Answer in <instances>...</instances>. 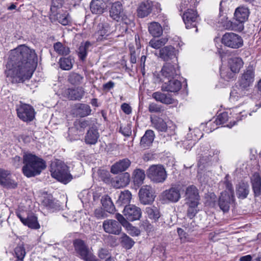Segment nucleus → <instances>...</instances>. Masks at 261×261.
Here are the masks:
<instances>
[{
  "instance_id": "f257e3e1",
  "label": "nucleus",
  "mask_w": 261,
  "mask_h": 261,
  "mask_svg": "<svg viewBox=\"0 0 261 261\" xmlns=\"http://www.w3.org/2000/svg\"><path fill=\"white\" fill-rule=\"evenodd\" d=\"M37 61L34 50L20 45L10 51L5 74L12 83L23 82L31 77Z\"/></svg>"
},
{
  "instance_id": "f03ea898",
  "label": "nucleus",
  "mask_w": 261,
  "mask_h": 261,
  "mask_svg": "<svg viewBox=\"0 0 261 261\" xmlns=\"http://www.w3.org/2000/svg\"><path fill=\"white\" fill-rule=\"evenodd\" d=\"M23 166L22 171L27 177L39 175L46 168L45 162L40 158L30 153H24L23 155Z\"/></svg>"
},
{
  "instance_id": "7ed1b4c3",
  "label": "nucleus",
  "mask_w": 261,
  "mask_h": 261,
  "mask_svg": "<svg viewBox=\"0 0 261 261\" xmlns=\"http://www.w3.org/2000/svg\"><path fill=\"white\" fill-rule=\"evenodd\" d=\"M50 172L53 177L65 184L69 182L72 178L69 173L68 167L59 160L51 163Z\"/></svg>"
},
{
  "instance_id": "20e7f679",
  "label": "nucleus",
  "mask_w": 261,
  "mask_h": 261,
  "mask_svg": "<svg viewBox=\"0 0 261 261\" xmlns=\"http://www.w3.org/2000/svg\"><path fill=\"white\" fill-rule=\"evenodd\" d=\"M254 71L252 67H248L242 74L239 80V88L240 93L237 97L243 96L246 91L249 90L250 87L252 86L254 81Z\"/></svg>"
},
{
  "instance_id": "39448f33",
  "label": "nucleus",
  "mask_w": 261,
  "mask_h": 261,
  "mask_svg": "<svg viewBox=\"0 0 261 261\" xmlns=\"http://www.w3.org/2000/svg\"><path fill=\"white\" fill-rule=\"evenodd\" d=\"M226 190L221 193L219 199L218 204L220 208L223 212H227L231 203L234 201V191L232 185L227 182Z\"/></svg>"
},
{
  "instance_id": "423d86ee",
  "label": "nucleus",
  "mask_w": 261,
  "mask_h": 261,
  "mask_svg": "<svg viewBox=\"0 0 261 261\" xmlns=\"http://www.w3.org/2000/svg\"><path fill=\"white\" fill-rule=\"evenodd\" d=\"M147 175L151 181L156 183L163 182L167 178L165 169L160 165L151 166L147 170Z\"/></svg>"
},
{
  "instance_id": "0eeeda50",
  "label": "nucleus",
  "mask_w": 261,
  "mask_h": 261,
  "mask_svg": "<svg viewBox=\"0 0 261 261\" xmlns=\"http://www.w3.org/2000/svg\"><path fill=\"white\" fill-rule=\"evenodd\" d=\"M18 117L24 122L32 121L35 118V112L30 105L20 103L16 109Z\"/></svg>"
},
{
  "instance_id": "6e6552de",
  "label": "nucleus",
  "mask_w": 261,
  "mask_h": 261,
  "mask_svg": "<svg viewBox=\"0 0 261 261\" xmlns=\"http://www.w3.org/2000/svg\"><path fill=\"white\" fill-rule=\"evenodd\" d=\"M110 16L114 20L118 21L121 20L124 23L129 24L130 20L125 15L122 4L119 2L113 4L110 10Z\"/></svg>"
},
{
  "instance_id": "1a4fd4ad",
  "label": "nucleus",
  "mask_w": 261,
  "mask_h": 261,
  "mask_svg": "<svg viewBox=\"0 0 261 261\" xmlns=\"http://www.w3.org/2000/svg\"><path fill=\"white\" fill-rule=\"evenodd\" d=\"M179 74V70L176 64L166 63L162 67L159 74L160 81L164 82L165 79H173Z\"/></svg>"
},
{
  "instance_id": "9d476101",
  "label": "nucleus",
  "mask_w": 261,
  "mask_h": 261,
  "mask_svg": "<svg viewBox=\"0 0 261 261\" xmlns=\"http://www.w3.org/2000/svg\"><path fill=\"white\" fill-rule=\"evenodd\" d=\"M222 43L225 46L232 48H240L243 44L241 37L233 33H226L223 35Z\"/></svg>"
},
{
  "instance_id": "9b49d317",
  "label": "nucleus",
  "mask_w": 261,
  "mask_h": 261,
  "mask_svg": "<svg viewBox=\"0 0 261 261\" xmlns=\"http://www.w3.org/2000/svg\"><path fill=\"white\" fill-rule=\"evenodd\" d=\"M112 24V22L103 21L98 24L97 31L94 34V37L97 41H100L107 38L113 32Z\"/></svg>"
},
{
  "instance_id": "f8f14e48",
  "label": "nucleus",
  "mask_w": 261,
  "mask_h": 261,
  "mask_svg": "<svg viewBox=\"0 0 261 261\" xmlns=\"http://www.w3.org/2000/svg\"><path fill=\"white\" fill-rule=\"evenodd\" d=\"M140 201L143 204H150L153 202L155 195L153 189L150 186L144 185L139 190Z\"/></svg>"
},
{
  "instance_id": "ddd939ff",
  "label": "nucleus",
  "mask_w": 261,
  "mask_h": 261,
  "mask_svg": "<svg viewBox=\"0 0 261 261\" xmlns=\"http://www.w3.org/2000/svg\"><path fill=\"white\" fill-rule=\"evenodd\" d=\"M182 18L187 29L196 27L199 19L197 12L194 9L186 11L182 14Z\"/></svg>"
},
{
  "instance_id": "4468645a",
  "label": "nucleus",
  "mask_w": 261,
  "mask_h": 261,
  "mask_svg": "<svg viewBox=\"0 0 261 261\" xmlns=\"http://www.w3.org/2000/svg\"><path fill=\"white\" fill-rule=\"evenodd\" d=\"M123 214L128 221H134L140 218L142 212L140 207L133 204H129L125 206Z\"/></svg>"
},
{
  "instance_id": "2eb2a0df",
  "label": "nucleus",
  "mask_w": 261,
  "mask_h": 261,
  "mask_svg": "<svg viewBox=\"0 0 261 261\" xmlns=\"http://www.w3.org/2000/svg\"><path fill=\"white\" fill-rule=\"evenodd\" d=\"M112 2L113 0H92L90 3L91 11L93 14H102Z\"/></svg>"
},
{
  "instance_id": "dca6fc26",
  "label": "nucleus",
  "mask_w": 261,
  "mask_h": 261,
  "mask_svg": "<svg viewBox=\"0 0 261 261\" xmlns=\"http://www.w3.org/2000/svg\"><path fill=\"white\" fill-rule=\"evenodd\" d=\"M76 252L85 260L92 253L89 250L88 246L84 241L80 239H76L73 242Z\"/></svg>"
},
{
  "instance_id": "f3484780",
  "label": "nucleus",
  "mask_w": 261,
  "mask_h": 261,
  "mask_svg": "<svg viewBox=\"0 0 261 261\" xmlns=\"http://www.w3.org/2000/svg\"><path fill=\"white\" fill-rule=\"evenodd\" d=\"M102 227L106 232L115 235L119 234L121 230L120 224L116 220L112 219L105 220Z\"/></svg>"
},
{
  "instance_id": "a211bd4d",
  "label": "nucleus",
  "mask_w": 261,
  "mask_h": 261,
  "mask_svg": "<svg viewBox=\"0 0 261 261\" xmlns=\"http://www.w3.org/2000/svg\"><path fill=\"white\" fill-rule=\"evenodd\" d=\"M164 199L171 202H177L181 197L180 188L178 187H171L162 193Z\"/></svg>"
},
{
  "instance_id": "6ab92c4d",
  "label": "nucleus",
  "mask_w": 261,
  "mask_h": 261,
  "mask_svg": "<svg viewBox=\"0 0 261 261\" xmlns=\"http://www.w3.org/2000/svg\"><path fill=\"white\" fill-rule=\"evenodd\" d=\"M151 122L152 127L159 132H166L169 130L170 135L174 134V130L168 128L166 122L161 117L155 116L151 118Z\"/></svg>"
},
{
  "instance_id": "aec40b11",
  "label": "nucleus",
  "mask_w": 261,
  "mask_h": 261,
  "mask_svg": "<svg viewBox=\"0 0 261 261\" xmlns=\"http://www.w3.org/2000/svg\"><path fill=\"white\" fill-rule=\"evenodd\" d=\"M16 215L24 225L33 229H38L40 227L37 218L35 215L30 214L27 218H24L19 212H17Z\"/></svg>"
},
{
  "instance_id": "412c9836",
  "label": "nucleus",
  "mask_w": 261,
  "mask_h": 261,
  "mask_svg": "<svg viewBox=\"0 0 261 261\" xmlns=\"http://www.w3.org/2000/svg\"><path fill=\"white\" fill-rule=\"evenodd\" d=\"M186 203L194 202L199 203L200 196L198 190L193 185L188 187L186 190Z\"/></svg>"
},
{
  "instance_id": "4be33fe9",
  "label": "nucleus",
  "mask_w": 261,
  "mask_h": 261,
  "mask_svg": "<svg viewBox=\"0 0 261 261\" xmlns=\"http://www.w3.org/2000/svg\"><path fill=\"white\" fill-rule=\"evenodd\" d=\"M167 82H165L162 86V90L163 91L176 92L178 91L181 87V84L179 81L177 80L169 79Z\"/></svg>"
},
{
  "instance_id": "5701e85b",
  "label": "nucleus",
  "mask_w": 261,
  "mask_h": 261,
  "mask_svg": "<svg viewBox=\"0 0 261 261\" xmlns=\"http://www.w3.org/2000/svg\"><path fill=\"white\" fill-rule=\"evenodd\" d=\"M152 3L151 1H146L142 2L139 6L137 9V13L139 17L141 18L148 16L152 10Z\"/></svg>"
},
{
  "instance_id": "b1692460",
  "label": "nucleus",
  "mask_w": 261,
  "mask_h": 261,
  "mask_svg": "<svg viewBox=\"0 0 261 261\" xmlns=\"http://www.w3.org/2000/svg\"><path fill=\"white\" fill-rule=\"evenodd\" d=\"M129 181V175L126 172L115 177L112 181V185L114 187L118 189L127 186Z\"/></svg>"
},
{
  "instance_id": "393cba45",
  "label": "nucleus",
  "mask_w": 261,
  "mask_h": 261,
  "mask_svg": "<svg viewBox=\"0 0 261 261\" xmlns=\"http://www.w3.org/2000/svg\"><path fill=\"white\" fill-rule=\"evenodd\" d=\"M154 137L155 135L153 130H147L140 141V144L141 148L146 149L150 147L154 140Z\"/></svg>"
},
{
  "instance_id": "a878e982",
  "label": "nucleus",
  "mask_w": 261,
  "mask_h": 261,
  "mask_svg": "<svg viewBox=\"0 0 261 261\" xmlns=\"http://www.w3.org/2000/svg\"><path fill=\"white\" fill-rule=\"evenodd\" d=\"M130 165V161L128 159H124L115 163L111 169V172L117 174L126 170Z\"/></svg>"
},
{
  "instance_id": "bb28decb",
  "label": "nucleus",
  "mask_w": 261,
  "mask_h": 261,
  "mask_svg": "<svg viewBox=\"0 0 261 261\" xmlns=\"http://www.w3.org/2000/svg\"><path fill=\"white\" fill-rule=\"evenodd\" d=\"M176 50L171 46H167L160 50L159 57L164 61H168L175 57Z\"/></svg>"
},
{
  "instance_id": "cd10ccee",
  "label": "nucleus",
  "mask_w": 261,
  "mask_h": 261,
  "mask_svg": "<svg viewBox=\"0 0 261 261\" xmlns=\"http://www.w3.org/2000/svg\"><path fill=\"white\" fill-rule=\"evenodd\" d=\"M99 137L97 129L94 127H91L87 132L85 137V142L88 144H95Z\"/></svg>"
},
{
  "instance_id": "c85d7f7f",
  "label": "nucleus",
  "mask_w": 261,
  "mask_h": 261,
  "mask_svg": "<svg viewBox=\"0 0 261 261\" xmlns=\"http://www.w3.org/2000/svg\"><path fill=\"white\" fill-rule=\"evenodd\" d=\"M152 97L157 101L166 105H170L174 103V99L170 94L163 93L160 91L152 93Z\"/></svg>"
},
{
  "instance_id": "c756f323",
  "label": "nucleus",
  "mask_w": 261,
  "mask_h": 261,
  "mask_svg": "<svg viewBox=\"0 0 261 261\" xmlns=\"http://www.w3.org/2000/svg\"><path fill=\"white\" fill-rule=\"evenodd\" d=\"M249 10L245 7H239L236 9L234 16L239 23L246 21L249 16Z\"/></svg>"
},
{
  "instance_id": "7c9ffc66",
  "label": "nucleus",
  "mask_w": 261,
  "mask_h": 261,
  "mask_svg": "<svg viewBox=\"0 0 261 261\" xmlns=\"http://www.w3.org/2000/svg\"><path fill=\"white\" fill-rule=\"evenodd\" d=\"M252 189L255 197L259 196L261 194V177L255 173L251 179Z\"/></svg>"
},
{
  "instance_id": "2f4dec72",
  "label": "nucleus",
  "mask_w": 261,
  "mask_h": 261,
  "mask_svg": "<svg viewBox=\"0 0 261 261\" xmlns=\"http://www.w3.org/2000/svg\"><path fill=\"white\" fill-rule=\"evenodd\" d=\"M84 94V91L82 88L75 89H68L67 91L68 98L70 100H80Z\"/></svg>"
},
{
  "instance_id": "473e14b6",
  "label": "nucleus",
  "mask_w": 261,
  "mask_h": 261,
  "mask_svg": "<svg viewBox=\"0 0 261 261\" xmlns=\"http://www.w3.org/2000/svg\"><path fill=\"white\" fill-rule=\"evenodd\" d=\"M228 64L231 71L234 73L238 72L243 65V62L239 57L232 58L229 59Z\"/></svg>"
},
{
  "instance_id": "72a5a7b5",
  "label": "nucleus",
  "mask_w": 261,
  "mask_h": 261,
  "mask_svg": "<svg viewBox=\"0 0 261 261\" xmlns=\"http://www.w3.org/2000/svg\"><path fill=\"white\" fill-rule=\"evenodd\" d=\"M101 203L106 212L109 213H113L115 212V206L108 195H104L101 197Z\"/></svg>"
},
{
  "instance_id": "f704fd0d",
  "label": "nucleus",
  "mask_w": 261,
  "mask_h": 261,
  "mask_svg": "<svg viewBox=\"0 0 261 261\" xmlns=\"http://www.w3.org/2000/svg\"><path fill=\"white\" fill-rule=\"evenodd\" d=\"M133 178L135 185L138 186L142 185L145 178L144 171L140 169H135L133 173Z\"/></svg>"
},
{
  "instance_id": "c9c22d12",
  "label": "nucleus",
  "mask_w": 261,
  "mask_h": 261,
  "mask_svg": "<svg viewBox=\"0 0 261 261\" xmlns=\"http://www.w3.org/2000/svg\"><path fill=\"white\" fill-rule=\"evenodd\" d=\"M149 33L153 37H159L163 33L162 27L160 23L152 22L148 25Z\"/></svg>"
},
{
  "instance_id": "e433bc0d",
  "label": "nucleus",
  "mask_w": 261,
  "mask_h": 261,
  "mask_svg": "<svg viewBox=\"0 0 261 261\" xmlns=\"http://www.w3.org/2000/svg\"><path fill=\"white\" fill-rule=\"evenodd\" d=\"M91 112L90 106L86 104H78L76 106V114L81 117L88 116Z\"/></svg>"
},
{
  "instance_id": "4c0bfd02",
  "label": "nucleus",
  "mask_w": 261,
  "mask_h": 261,
  "mask_svg": "<svg viewBox=\"0 0 261 261\" xmlns=\"http://www.w3.org/2000/svg\"><path fill=\"white\" fill-rule=\"evenodd\" d=\"M0 184L8 188H15L17 185V182L9 171L7 172L6 177H4L3 180L1 181Z\"/></svg>"
},
{
  "instance_id": "58836bf2",
  "label": "nucleus",
  "mask_w": 261,
  "mask_h": 261,
  "mask_svg": "<svg viewBox=\"0 0 261 261\" xmlns=\"http://www.w3.org/2000/svg\"><path fill=\"white\" fill-rule=\"evenodd\" d=\"M131 199V193L128 190H125L120 193L116 203L119 205L127 204L130 202Z\"/></svg>"
},
{
  "instance_id": "ea45409f",
  "label": "nucleus",
  "mask_w": 261,
  "mask_h": 261,
  "mask_svg": "<svg viewBox=\"0 0 261 261\" xmlns=\"http://www.w3.org/2000/svg\"><path fill=\"white\" fill-rule=\"evenodd\" d=\"M60 67L64 70H69L73 67V61L70 57L61 58L58 62Z\"/></svg>"
},
{
  "instance_id": "a19ab883",
  "label": "nucleus",
  "mask_w": 261,
  "mask_h": 261,
  "mask_svg": "<svg viewBox=\"0 0 261 261\" xmlns=\"http://www.w3.org/2000/svg\"><path fill=\"white\" fill-rule=\"evenodd\" d=\"M145 212L149 218L154 222H156L161 217L160 211L156 207H147Z\"/></svg>"
},
{
  "instance_id": "79ce46f5",
  "label": "nucleus",
  "mask_w": 261,
  "mask_h": 261,
  "mask_svg": "<svg viewBox=\"0 0 261 261\" xmlns=\"http://www.w3.org/2000/svg\"><path fill=\"white\" fill-rule=\"evenodd\" d=\"M249 185L247 183L242 182L239 184L237 190V194L239 198L244 199L249 193Z\"/></svg>"
},
{
  "instance_id": "37998d69",
  "label": "nucleus",
  "mask_w": 261,
  "mask_h": 261,
  "mask_svg": "<svg viewBox=\"0 0 261 261\" xmlns=\"http://www.w3.org/2000/svg\"><path fill=\"white\" fill-rule=\"evenodd\" d=\"M196 6L195 0H181L178 9L180 12H185L189 9H194Z\"/></svg>"
},
{
  "instance_id": "c03bdc74",
  "label": "nucleus",
  "mask_w": 261,
  "mask_h": 261,
  "mask_svg": "<svg viewBox=\"0 0 261 261\" xmlns=\"http://www.w3.org/2000/svg\"><path fill=\"white\" fill-rule=\"evenodd\" d=\"M54 48L55 51L59 55L66 56L70 53L69 48L64 45L60 42L54 44Z\"/></svg>"
},
{
  "instance_id": "a18cd8bd",
  "label": "nucleus",
  "mask_w": 261,
  "mask_h": 261,
  "mask_svg": "<svg viewBox=\"0 0 261 261\" xmlns=\"http://www.w3.org/2000/svg\"><path fill=\"white\" fill-rule=\"evenodd\" d=\"M14 253L15 257L17 259L16 261H23L26 254L23 245H18L14 249Z\"/></svg>"
},
{
  "instance_id": "49530a36",
  "label": "nucleus",
  "mask_w": 261,
  "mask_h": 261,
  "mask_svg": "<svg viewBox=\"0 0 261 261\" xmlns=\"http://www.w3.org/2000/svg\"><path fill=\"white\" fill-rule=\"evenodd\" d=\"M168 41L167 38H162L160 39H152L150 40L149 44L150 46L154 48L159 49L164 46Z\"/></svg>"
},
{
  "instance_id": "de8ad7c7",
  "label": "nucleus",
  "mask_w": 261,
  "mask_h": 261,
  "mask_svg": "<svg viewBox=\"0 0 261 261\" xmlns=\"http://www.w3.org/2000/svg\"><path fill=\"white\" fill-rule=\"evenodd\" d=\"M91 45L89 41L86 42L84 44H81L79 48L78 55L81 60L84 61L86 59L87 55V49Z\"/></svg>"
},
{
  "instance_id": "09e8293b",
  "label": "nucleus",
  "mask_w": 261,
  "mask_h": 261,
  "mask_svg": "<svg viewBox=\"0 0 261 261\" xmlns=\"http://www.w3.org/2000/svg\"><path fill=\"white\" fill-rule=\"evenodd\" d=\"M186 203L188 206L187 216L190 219H192L198 211L197 207L199 203L194 202H189Z\"/></svg>"
},
{
  "instance_id": "8fccbe9b",
  "label": "nucleus",
  "mask_w": 261,
  "mask_h": 261,
  "mask_svg": "<svg viewBox=\"0 0 261 261\" xmlns=\"http://www.w3.org/2000/svg\"><path fill=\"white\" fill-rule=\"evenodd\" d=\"M55 16H56L58 22L63 25H68L70 22V17L68 13H64L60 14L56 13Z\"/></svg>"
},
{
  "instance_id": "3c124183",
  "label": "nucleus",
  "mask_w": 261,
  "mask_h": 261,
  "mask_svg": "<svg viewBox=\"0 0 261 261\" xmlns=\"http://www.w3.org/2000/svg\"><path fill=\"white\" fill-rule=\"evenodd\" d=\"M83 77L76 73H71L68 77V81L73 85H79L82 83Z\"/></svg>"
},
{
  "instance_id": "603ef678",
  "label": "nucleus",
  "mask_w": 261,
  "mask_h": 261,
  "mask_svg": "<svg viewBox=\"0 0 261 261\" xmlns=\"http://www.w3.org/2000/svg\"><path fill=\"white\" fill-rule=\"evenodd\" d=\"M121 243L125 249H129L133 246L135 242L130 238L124 234L121 237Z\"/></svg>"
},
{
  "instance_id": "864d4df0",
  "label": "nucleus",
  "mask_w": 261,
  "mask_h": 261,
  "mask_svg": "<svg viewBox=\"0 0 261 261\" xmlns=\"http://www.w3.org/2000/svg\"><path fill=\"white\" fill-rule=\"evenodd\" d=\"M228 120V113L224 112L219 115L213 123L215 124L216 125L223 124Z\"/></svg>"
},
{
  "instance_id": "5fc2aeb1",
  "label": "nucleus",
  "mask_w": 261,
  "mask_h": 261,
  "mask_svg": "<svg viewBox=\"0 0 261 261\" xmlns=\"http://www.w3.org/2000/svg\"><path fill=\"white\" fill-rule=\"evenodd\" d=\"M63 2V0H51L50 11L53 15H55L57 9L62 7Z\"/></svg>"
},
{
  "instance_id": "6e6d98bb",
  "label": "nucleus",
  "mask_w": 261,
  "mask_h": 261,
  "mask_svg": "<svg viewBox=\"0 0 261 261\" xmlns=\"http://www.w3.org/2000/svg\"><path fill=\"white\" fill-rule=\"evenodd\" d=\"M94 215L98 219H103L107 217V214L101 207H98L95 210Z\"/></svg>"
},
{
  "instance_id": "4d7b16f0",
  "label": "nucleus",
  "mask_w": 261,
  "mask_h": 261,
  "mask_svg": "<svg viewBox=\"0 0 261 261\" xmlns=\"http://www.w3.org/2000/svg\"><path fill=\"white\" fill-rule=\"evenodd\" d=\"M116 218L119 222V223L123 226L128 227L129 225V223L128 222V220L123 215H122L119 213L116 215Z\"/></svg>"
},
{
  "instance_id": "13d9d810",
  "label": "nucleus",
  "mask_w": 261,
  "mask_h": 261,
  "mask_svg": "<svg viewBox=\"0 0 261 261\" xmlns=\"http://www.w3.org/2000/svg\"><path fill=\"white\" fill-rule=\"evenodd\" d=\"M116 218L119 222V223L123 226L128 227L129 225V223L128 222V220L123 215H122L119 213L116 215Z\"/></svg>"
},
{
  "instance_id": "bf43d9fd",
  "label": "nucleus",
  "mask_w": 261,
  "mask_h": 261,
  "mask_svg": "<svg viewBox=\"0 0 261 261\" xmlns=\"http://www.w3.org/2000/svg\"><path fill=\"white\" fill-rule=\"evenodd\" d=\"M177 232L182 242L185 243L189 241L188 234L182 229L178 228Z\"/></svg>"
},
{
  "instance_id": "052dcab7",
  "label": "nucleus",
  "mask_w": 261,
  "mask_h": 261,
  "mask_svg": "<svg viewBox=\"0 0 261 261\" xmlns=\"http://www.w3.org/2000/svg\"><path fill=\"white\" fill-rule=\"evenodd\" d=\"M148 110L151 113H159L162 111V107L155 103H151L148 107Z\"/></svg>"
},
{
  "instance_id": "680f3d73",
  "label": "nucleus",
  "mask_w": 261,
  "mask_h": 261,
  "mask_svg": "<svg viewBox=\"0 0 261 261\" xmlns=\"http://www.w3.org/2000/svg\"><path fill=\"white\" fill-rule=\"evenodd\" d=\"M110 255L109 250L107 248H100L98 251V256L101 259H105Z\"/></svg>"
},
{
  "instance_id": "e2e57ef3",
  "label": "nucleus",
  "mask_w": 261,
  "mask_h": 261,
  "mask_svg": "<svg viewBox=\"0 0 261 261\" xmlns=\"http://www.w3.org/2000/svg\"><path fill=\"white\" fill-rule=\"evenodd\" d=\"M129 231V233L132 236H138L140 233V230L136 227L132 226L130 224L126 227Z\"/></svg>"
},
{
  "instance_id": "0e129e2a",
  "label": "nucleus",
  "mask_w": 261,
  "mask_h": 261,
  "mask_svg": "<svg viewBox=\"0 0 261 261\" xmlns=\"http://www.w3.org/2000/svg\"><path fill=\"white\" fill-rule=\"evenodd\" d=\"M234 72H232L231 71V72H228V73H226L224 71H221L220 73L221 76L224 78L225 80L228 81L229 80H230L232 79L234 75Z\"/></svg>"
},
{
  "instance_id": "69168bd1",
  "label": "nucleus",
  "mask_w": 261,
  "mask_h": 261,
  "mask_svg": "<svg viewBox=\"0 0 261 261\" xmlns=\"http://www.w3.org/2000/svg\"><path fill=\"white\" fill-rule=\"evenodd\" d=\"M122 110L126 114H129L132 113V108L129 105L126 103H123L121 106Z\"/></svg>"
},
{
  "instance_id": "338daca9",
  "label": "nucleus",
  "mask_w": 261,
  "mask_h": 261,
  "mask_svg": "<svg viewBox=\"0 0 261 261\" xmlns=\"http://www.w3.org/2000/svg\"><path fill=\"white\" fill-rule=\"evenodd\" d=\"M12 163L14 166H15L16 168H19L20 167V165H21V160L20 156L16 155L15 157H14L12 159Z\"/></svg>"
},
{
  "instance_id": "774afa93",
  "label": "nucleus",
  "mask_w": 261,
  "mask_h": 261,
  "mask_svg": "<svg viewBox=\"0 0 261 261\" xmlns=\"http://www.w3.org/2000/svg\"><path fill=\"white\" fill-rule=\"evenodd\" d=\"M114 86V83L112 81H109V82L106 83L103 85V89L105 90H110L113 88Z\"/></svg>"
}]
</instances>
